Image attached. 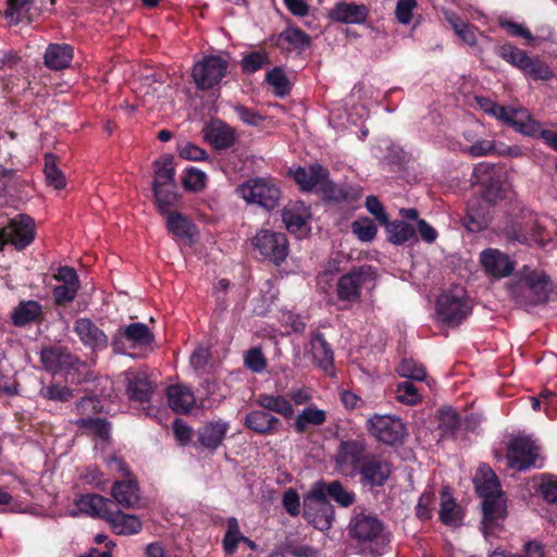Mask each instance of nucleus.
<instances>
[{"label":"nucleus","mask_w":557,"mask_h":557,"mask_svg":"<svg viewBox=\"0 0 557 557\" xmlns=\"http://www.w3.org/2000/svg\"><path fill=\"white\" fill-rule=\"evenodd\" d=\"M166 395L170 408L177 413L189 412L196 403L193 392L183 385H171Z\"/></svg>","instance_id":"33"},{"label":"nucleus","mask_w":557,"mask_h":557,"mask_svg":"<svg viewBox=\"0 0 557 557\" xmlns=\"http://www.w3.org/2000/svg\"><path fill=\"white\" fill-rule=\"evenodd\" d=\"M79 289V285L75 284H60L52 290L53 299L57 306L65 307L71 304Z\"/></svg>","instance_id":"54"},{"label":"nucleus","mask_w":557,"mask_h":557,"mask_svg":"<svg viewBox=\"0 0 557 557\" xmlns=\"http://www.w3.org/2000/svg\"><path fill=\"white\" fill-rule=\"evenodd\" d=\"M473 184L482 188V199L490 205L507 198L508 188L503 180V173L492 163L481 162L472 173Z\"/></svg>","instance_id":"6"},{"label":"nucleus","mask_w":557,"mask_h":557,"mask_svg":"<svg viewBox=\"0 0 557 557\" xmlns=\"http://www.w3.org/2000/svg\"><path fill=\"white\" fill-rule=\"evenodd\" d=\"M39 395L52 401H67L73 397L72 391L60 384L44 385L39 391Z\"/></svg>","instance_id":"53"},{"label":"nucleus","mask_w":557,"mask_h":557,"mask_svg":"<svg viewBox=\"0 0 557 557\" xmlns=\"http://www.w3.org/2000/svg\"><path fill=\"white\" fill-rule=\"evenodd\" d=\"M540 488L543 498L547 503L557 505V478L544 476Z\"/></svg>","instance_id":"64"},{"label":"nucleus","mask_w":557,"mask_h":557,"mask_svg":"<svg viewBox=\"0 0 557 557\" xmlns=\"http://www.w3.org/2000/svg\"><path fill=\"white\" fill-rule=\"evenodd\" d=\"M369 16V9L364 4L355 2H337L329 12L332 21L344 24H362Z\"/></svg>","instance_id":"23"},{"label":"nucleus","mask_w":557,"mask_h":557,"mask_svg":"<svg viewBox=\"0 0 557 557\" xmlns=\"http://www.w3.org/2000/svg\"><path fill=\"white\" fill-rule=\"evenodd\" d=\"M370 455L371 454H367V446L363 441H344L339 444L335 456L336 467L345 475L354 476L359 471V467Z\"/></svg>","instance_id":"13"},{"label":"nucleus","mask_w":557,"mask_h":557,"mask_svg":"<svg viewBox=\"0 0 557 557\" xmlns=\"http://www.w3.org/2000/svg\"><path fill=\"white\" fill-rule=\"evenodd\" d=\"M318 190L322 193L324 197L334 201L350 200L358 197V193L352 187L347 185H336L329 180V176L323 178Z\"/></svg>","instance_id":"42"},{"label":"nucleus","mask_w":557,"mask_h":557,"mask_svg":"<svg viewBox=\"0 0 557 557\" xmlns=\"http://www.w3.org/2000/svg\"><path fill=\"white\" fill-rule=\"evenodd\" d=\"M126 395L129 400L147 403L150 400L154 384L144 371H127L125 373Z\"/></svg>","instance_id":"22"},{"label":"nucleus","mask_w":557,"mask_h":557,"mask_svg":"<svg viewBox=\"0 0 557 557\" xmlns=\"http://www.w3.org/2000/svg\"><path fill=\"white\" fill-rule=\"evenodd\" d=\"M112 502L99 494L83 495L77 502V507L82 512L91 517L108 520L112 509Z\"/></svg>","instance_id":"31"},{"label":"nucleus","mask_w":557,"mask_h":557,"mask_svg":"<svg viewBox=\"0 0 557 557\" xmlns=\"http://www.w3.org/2000/svg\"><path fill=\"white\" fill-rule=\"evenodd\" d=\"M455 34L461 38V40L471 46H476L478 41V29L463 22H455Z\"/></svg>","instance_id":"63"},{"label":"nucleus","mask_w":557,"mask_h":557,"mask_svg":"<svg viewBox=\"0 0 557 557\" xmlns=\"http://www.w3.org/2000/svg\"><path fill=\"white\" fill-rule=\"evenodd\" d=\"M281 420L264 410H252L245 417V425L251 431L268 435L277 432Z\"/></svg>","instance_id":"26"},{"label":"nucleus","mask_w":557,"mask_h":557,"mask_svg":"<svg viewBox=\"0 0 557 557\" xmlns=\"http://www.w3.org/2000/svg\"><path fill=\"white\" fill-rule=\"evenodd\" d=\"M177 150L180 157L186 160L201 161L207 159V152L189 141L181 143Z\"/></svg>","instance_id":"62"},{"label":"nucleus","mask_w":557,"mask_h":557,"mask_svg":"<svg viewBox=\"0 0 557 557\" xmlns=\"http://www.w3.org/2000/svg\"><path fill=\"white\" fill-rule=\"evenodd\" d=\"M44 320L42 306L35 300H22L11 312V321L17 327Z\"/></svg>","instance_id":"25"},{"label":"nucleus","mask_w":557,"mask_h":557,"mask_svg":"<svg viewBox=\"0 0 557 557\" xmlns=\"http://www.w3.org/2000/svg\"><path fill=\"white\" fill-rule=\"evenodd\" d=\"M537 449L534 443L527 437H517L508 446V466L519 471L525 470L535 463Z\"/></svg>","instance_id":"17"},{"label":"nucleus","mask_w":557,"mask_h":557,"mask_svg":"<svg viewBox=\"0 0 557 557\" xmlns=\"http://www.w3.org/2000/svg\"><path fill=\"white\" fill-rule=\"evenodd\" d=\"M472 312V301L469 297L465 296L463 289L455 287V324L462 322Z\"/></svg>","instance_id":"52"},{"label":"nucleus","mask_w":557,"mask_h":557,"mask_svg":"<svg viewBox=\"0 0 557 557\" xmlns=\"http://www.w3.org/2000/svg\"><path fill=\"white\" fill-rule=\"evenodd\" d=\"M76 424L103 441L110 438L111 425L104 419L82 418L76 421Z\"/></svg>","instance_id":"46"},{"label":"nucleus","mask_w":557,"mask_h":557,"mask_svg":"<svg viewBox=\"0 0 557 557\" xmlns=\"http://www.w3.org/2000/svg\"><path fill=\"white\" fill-rule=\"evenodd\" d=\"M329 176V170L321 164H311L307 168L299 166L293 172V177L302 190L319 189L323 178Z\"/></svg>","instance_id":"27"},{"label":"nucleus","mask_w":557,"mask_h":557,"mask_svg":"<svg viewBox=\"0 0 557 557\" xmlns=\"http://www.w3.org/2000/svg\"><path fill=\"white\" fill-rule=\"evenodd\" d=\"M310 218V210L302 202H292L282 210V220L290 233L300 232Z\"/></svg>","instance_id":"30"},{"label":"nucleus","mask_w":557,"mask_h":557,"mask_svg":"<svg viewBox=\"0 0 557 557\" xmlns=\"http://www.w3.org/2000/svg\"><path fill=\"white\" fill-rule=\"evenodd\" d=\"M124 341H127L131 347L147 346L154 341V335L146 324L136 322L116 331L111 344L115 352L125 351Z\"/></svg>","instance_id":"16"},{"label":"nucleus","mask_w":557,"mask_h":557,"mask_svg":"<svg viewBox=\"0 0 557 557\" xmlns=\"http://www.w3.org/2000/svg\"><path fill=\"white\" fill-rule=\"evenodd\" d=\"M310 346L313 360L318 367L326 372L331 370L334 359L333 350L325 338L321 334H315L310 341Z\"/></svg>","instance_id":"38"},{"label":"nucleus","mask_w":557,"mask_h":557,"mask_svg":"<svg viewBox=\"0 0 557 557\" xmlns=\"http://www.w3.org/2000/svg\"><path fill=\"white\" fill-rule=\"evenodd\" d=\"M256 404L263 409L274 411L285 418H290L294 414L292 404L284 396L260 394L256 399Z\"/></svg>","instance_id":"40"},{"label":"nucleus","mask_w":557,"mask_h":557,"mask_svg":"<svg viewBox=\"0 0 557 557\" xmlns=\"http://www.w3.org/2000/svg\"><path fill=\"white\" fill-rule=\"evenodd\" d=\"M392 473L391 463L380 455L371 454L359 467L357 474L360 475V483L363 486H383Z\"/></svg>","instance_id":"15"},{"label":"nucleus","mask_w":557,"mask_h":557,"mask_svg":"<svg viewBox=\"0 0 557 557\" xmlns=\"http://www.w3.org/2000/svg\"><path fill=\"white\" fill-rule=\"evenodd\" d=\"M368 432L386 445L401 444L407 430L401 419L392 414H373L367 420Z\"/></svg>","instance_id":"9"},{"label":"nucleus","mask_w":557,"mask_h":557,"mask_svg":"<svg viewBox=\"0 0 557 557\" xmlns=\"http://www.w3.org/2000/svg\"><path fill=\"white\" fill-rule=\"evenodd\" d=\"M206 181H207V175L205 172L197 170L195 168H190L187 170V172L183 178V186L187 190L197 193L205 188Z\"/></svg>","instance_id":"58"},{"label":"nucleus","mask_w":557,"mask_h":557,"mask_svg":"<svg viewBox=\"0 0 557 557\" xmlns=\"http://www.w3.org/2000/svg\"><path fill=\"white\" fill-rule=\"evenodd\" d=\"M74 332L85 346L94 349L107 347V335L90 319H77L74 323Z\"/></svg>","instance_id":"24"},{"label":"nucleus","mask_w":557,"mask_h":557,"mask_svg":"<svg viewBox=\"0 0 557 557\" xmlns=\"http://www.w3.org/2000/svg\"><path fill=\"white\" fill-rule=\"evenodd\" d=\"M111 495L116 505L129 509L135 508L139 503V487L136 481H116L112 485Z\"/></svg>","instance_id":"28"},{"label":"nucleus","mask_w":557,"mask_h":557,"mask_svg":"<svg viewBox=\"0 0 557 557\" xmlns=\"http://www.w3.org/2000/svg\"><path fill=\"white\" fill-rule=\"evenodd\" d=\"M267 81L270 85L274 87L275 94L278 96L286 95L290 89L289 82L286 75L280 69H274L270 71L267 74Z\"/></svg>","instance_id":"60"},{"label":"nucleus","mask_w":557,"mask_h":557,"mask_svg":"<svg viewBox=\"0 0 557 557\" xmlns=\"http://www.w3.org/2000/svg\"><path fill=\"white\" fill-rule=\"evenodd\" d=\"M44 172L48 185L53 186L55 189H63L66 185L65 177L61 170L58 169L55 157L51 153L45 156Z\"/></svg>","instance_id":"47"},{"label":"nucleus","mask_w":557,"mask_h":557,"mask_svg":"<svg viewBox=\"0 0 557 557\" xmlns=\"http://www.w3.org/2000/svg\"><path fill=\"white\" fill-rule=\"evenodd\" d=\"M498 146L494 140H478L473 145L463 148L462 150L472 157H483L492 153L497 154Z\"/></svg>","instance_id":"61"},{"label":"nucleus","mask_w":557,"mask_h":557,"mask_svg":"<svg viewBox=\"0 0 557 557\" xmlns=\"http://www.w3.org/2000/svg\"><path fill=\"white\" fill-rule=\"evenodd\" d=\"M396 398L398 401L409 406H414L422 399L418 388L409 381L400 382L397 385Z\"/></svg>","instance_id":"51"},{"label":"nucleus","mask_w":557,"mask_h":557,"mask_svg":"<svg viewBox=\"0 0 557 557\" xmlns=\"http://www.w3.org/2000/svg\"><path fill=\"white\" fill-rule=\"evenodd\" d=\"M305 518L319 530L331 528L333 507L326 499L324 486H315L304 500Z\"/></svg>","instance_id":"10"},{"label":"nucleus","mask_w":557,"mask_h":557,"mask_svg":"<svg viewBox=\"0 0 557 557\" xmlns=\"http://www.w3.org/2000/svg\"><path fill=\"white\" fill-rule=\"evenodd\" d=\"M485 272L496 278L509 276L515 270V261L498 249L487 248L480 255Z\"/></svg>","instance_id":"19"},{"label":"nucleus","mask_w":557,"mask_h":557,"mask_svg":"<svg viewBox=\"0 0 557 557\" xmlns=\"http://www.w3.org/2000/svg\"><path fill=\"white\" fill-rule=\"evenodd\" d=\"M243 534L236 518L227 519V530L223 539V548L226 554L232 555L236 552L238 543L243 540Z\"/></svg>","instance_id":"49"},{"label":"nucleus","mask_w":557,"mask_h":557,"mask_svg":"<svg viewBox=\"0 0 557 557\" xmlns=\"http://www.w3.org/2000/svg\"><path fill=\"white\" fill-rule=\"evenodd\" d=\"M281 39L290 44L297 49H305L310 46V37L298 27H289L280 35Z\"/></svg>","instance_id":"56"},{"label":"nucleus","mask_w":557,"mask_h":557,"mask_svg":"<svg viewBox=\"0 0 557 557\" xmlns=\"http://www.w3.org/2000/svg\"><path fill=\"white\" fill-rule=\"evenodd\" d=\"M436 321L448 335L453 324V295L442 294L436 300Z\"/></svg>","instance_id":"44"},{"label":"nucleus","mask_w":557,"mask_h":557,"mask_svg":"<svg viewBox=\"0 0 557 557\" xmlns=\"http://www.w3.org/2000/svg\"><path fill=\"white\" fill-rule=\"evenodd\" d=\"M352 233L362 242H371L377 232L375 224L369 220H357L351 224Z\"/></svg>","instance_id":"59"},{"label":"nucleus","mask_w":557,"mask_h":557,"mask_svg":"<svg viewBox=\"0 0 557 557\" xmlns=\"http://www.w3.org/2000/svg\"><path fill=\"white\" fill-rule=\"evenodd\" d=\"M165 216L166 226L173 235L182 239H191L196 234L195 224L182 213L173 211Z\"/></svg>","instance_id":"39"},{"label":"nucleus","mask_w":557,"mask_h":557,"mask_svg":"<svg viewBox=\"0 0 557 557\" xmlns=\"http://www.w3.org/2000/svg\"><path fill=\"white\" fill-rule=\"evenodd\" d=\"M35 0H9L8 9L5 10V17L9 23L16 25L22 22L30 23L34 18Z\"/></svg>","instance_id":"36"},{"label":"nucleus","mask_w":557,"mask_h":557,"mask_svg":"<svg viewBox=\"0 0 557 557\" xmlns=\"http://www.w3.org/2000/svg\"><path fill=\"white\" fill-rule=\"evenodd\" d=\"M348 532L362 553L370 557H380L391 542V533L384 523L373 513L355 511L348 524Z\"/></svg>","instance_id":"1"},{"label":"nucleus","mask_w":557,"mask_h":557,"mask_svg":"<svg viewBox=\"0 0 557 557\" xmlns=\"http://www.w3.org/2000/svg\"><path fill=\"white\" fill-rule=\"evenodd\" d=\"M113 531L120 535H132L138 533L141 528V521L135 515L124 513L122 511H111L107 520Z\"/></svg>","instance_id":"34"},{"label":"nucleus","mask_w":557,"mask_h":557,"mask_svg":"<svg viewBox=\"0 0 557 557\" xmlns=\"http://www.w3.org/2000/svg\"><path fill=\"white\" fill-rule=\"evenodd\" d=\"M44 368L50 372L76 369L81 363L78 358L64 347H46L40 352Z\"/></svg>","instance_id":"21"},{"label":"nucleus","mask_w":557,"mask_h":557,"mask_svg":"<svg viewBox=\"0 0 557 557\" xmlns=\"http://www.w3.org/2000/svg\"><path fill=\"white\" fill-rule=\"evenodd\" d=\"M177 188L162 187L152 189L158 209L162 215L171 213V208L176 207L180 202Z\"/></svg>","instance_id":"45"},{"label":"nucleus","mask_w":557,"mask_h":557,"mask_svg":"<svg viewBox=\"0 0 557 557\" xmlns=\"http://www.w3.org/2000/svg\"><path fill=\"white\" fill-rule=\"evenodd\" d=\"M269 64V58L265 52L255 51L242 60V69L245 73L251 74Z\"/></svg>","instance_id":"57"},{"label":"nucleus","mask_w":557,"mask_h":557,"mask_svg":"<svg viewBox=\"0 0 557 557\" xmlns=\"http://www.w3.org/2000/svg\"><path fill=\"white\" fill-rule=\"evenodd\" d=\"M387 238L394 245H404L409 242H417L416 230L412 225L406 223L401 220H396L393 222L387 221L384 224Z\"/></svg>","instance_id":"37"},{"label":"nucleus","mask_w":557,"mask_h":557,"mask_svg":"<svg viewBox=\"0 0 557 557\" xmlns=\"http://www.w3.org/2000/svg\"><path fill=\"white\" fill-rule=\"evenodd\" d=\"M475 102L483 112L494 116L522 135H533L537 129L536 120L523 109H507L483 96H476Z\"/></svg>","instance_id":"3"},{"label":"nucleus","mask_w":557,"mask_h":557,"mask_svg":"<svg viewBox=\"0 0 557 557\" xmlns=\"http://www.w3.org/2000/svg\"><path fill=\"white\" fill-rule=\"evenodd\" d=\"M325 494L333 498L341 506L348 507L355 503V493L345 488L338 481L330 483L324 487Z\"/></svg>","instance_id":"50"},{"label":"nucleus","mask_w":557,"mask_h":557,"mask_svg":"<svg viewBox=\"0 0 557 557\" xmlns=\"http://www.w3.org/2000/svg\"><path fill=\"white\" fill-rule=\"evenodd\" d=\"M502 234L509 242L530 246V236L525 233L524 224L510 221L504 226Z\"/></svg>","instance_id":"55"},{"label":"nucleus","mask_w":557,"mask_h":557,"mask_svg":"<svg viewBox=\"0 0 557 557\" xmlns=\"http://www.w3.org/2000/svg\"><path fill=\"white\" fill-rule=\"evenodd\" d=\"M203 138L214 149L224 150L231 148L236 139L235 129L221 120H212L202 128Z\"/></svg>","instance_id":"20"},{"label":"nucleus","mask_w":557,"mask_h":557,"mask_svg":"<svg viewBox=\"0 0 557 557\" xmlns=\"http://www.w3.org/2000/svg\"><path fill=\"white\" fill-rule=\"evenodd\" d=\"M475 490L482 498L484 530L504 520L507 515L506 499L495 472L490 467H480L473 479Z\"/></svg>","instance_id":"2"},{"label":"nucleus","mask_w":557,"mask_h":557,"mask_svg":"<svg viewBox=\"0 0 557 557\" xmlns=\"http://www.w3.org/2000/svg\"><path fill=\"white\" fill-rule=\"evenodd\" d=\"M525 233L530 236V245L532 243L545 247L552 242V235L547 231L545 222L539 216H532L524 222Z\"/></svg>","instance_id":"43"},{"label":"nucleus","mask_w":557,"mask_h":557,"mask_svg":"<svg viewBox=\"0 0 557 557\" xmlns=\"http://www.w3.org/2000/svg\"><path fill=\"white\" fill-rule=\"evenodd\" d=\"M35 238L34 220L26 214H18L0 223V248L11 244L17 250L29 246Z\"/></svg>","instance_id":"8"},{"label":"nucleus","mask_w":557,"mask_h":557,"mask_svg":"<svg viewBox=\"0 0 557 557\" xmlns=\"http://www.w3.org/2000/svg\"><path fill=\"white\" fill-rule=\"evenodd\" d=\"M227 67V61L221 57H205L193 67L194 82L199 89H211L216 86L226 75Z\"/></svg>","instance_id":"11"},{"label":"nucleus","mask_w":557,"mask_h":557,"mask_svg":"<svg viewBox=\"0 0 557 557\" xmlns=\"http://www.w3.org/2000/svg\"><path fill=\"white\" fill-rule=\"evenodd\" d=\"M73 48L70 45L51 44L45 53V64L51 70H63L71 64Z\"/></svg>","instance_id":"35"},{"label":"nucleus","mask_w":557,"mask_h":557,"mask_svg":"<svg viewBox=\"0 0 557 557\" xmlns=\"http://www.w3.org/2000/svg\"><path fill=\"white\" fill-rule=\"evenodd\" d=\"M492 215V205L480 197H474L468 202L463 225L469 232H481L488 226Z\"/></svg>","instance_id":"18"},{"label":"nucleus","mask_w":557,"mask_h":557,"mask_svg":"<svg viewBox=\"0 0 557 557\" xmlns=\"http://www.w3.org/2000/svg\"><path fill=\"white\" fill-rule=\"evenodd\" d=\"M169 187L177 188L175 181L174 159L171 156H165L154 162V178L152 189Z\"/></svg>","instance_id":"32"},{"label":"nucleus","mask_w":557,"mask_h":557,"mask_svg":"<svg viewBox=\"0 0 557 557\" xmlns=\"http://www.w3.org/2000/svg\"><path fill=\"white\" fill-rule=\"evenodd\" d=\"M375 280L376 274L372 267L352 268L338 278L336 284L337 298L341 301L356 302L361 297V290L368 286H373Z\"/></svg>","instance_id":"7"},{"label":"nucleus","mask_w":557,"mask_h":557,"mask_svg":"<svg viewBox=\"0 0 557 557\" xmlns=\"http://www.w3.org/2000/svg\"><path fill=\"white\" fill-rule=\"evenodd\" d=\"M396 371L400 376L412 381L421 382L426 377V370L423 364L413 359H403Z\"/></svg>","instance_id":"48"},{"label":"nucleus","mask_w":557,"mask_h":557,"mask_svg":"<svg viewBox=\"0 0 557 557\" xmlns=\"http://www.w3.org/2000/svg\"><path fill=\"white\" fill-rule=\"evenodd\" d=\"M238 195L247 202L273 210L281 200V189L272 178H252L237 188Z\"/></svg>","instance_id":"5"},{"label":"nucleus","mask_w":557,"mask_h":557,"mask_svg":"<svg viewBox=\"0 0 557 557\" xmlns=\"http://www.w3.org/2000/svg\"><path fill=\"white\" fill-rule=\"evenodd\" d=\"M498 55L533 81H549L554 77V72L546 62L540 58L529 57L527 51L513 45L505 44L500 46Z\"/></svg>","instance_id":"4"},{"label":"nucleus","mask_w":557,"mask_h":557,"mask_svg":"<svg viewBox=\"0 0 557 557\" xmlns=\"http://www.w3.org/2000/svg\"><path fill=\"white\" fill-rule=\"evenodd\" d=\"M326 421V412L315 407L305 408L296 418L294 429L297 433L302 434L309 425L320 426Z\"/></svg>","instance_id":"41"},{"label":"nucleus","mask_w":557,"mask_h":557,"mask_svg":"<svg viewBox=\"0 0 557 557\" xmlns=\"http://www.w3.org/2000/svg\"><path fill=\"white\" fill-rule=\"evenodd\" d=\"M548 283L549 277L544 273L530 272L524 275L519 285V302L525 306H536L546 302L549 294Z\"/></svg>","instance_id":"14"},{"label":"nucleus","mask_w":557,"mask_h":557,"mask_svg":"<svg viewBox=\"0 0 557 557\" xmlns=\"http://www.w3.org/2000/svg\"><path fill=\"white\" fill-rule=\"evenodd\" d=\"M253 248L263 257L276 264L285 260L288 252V242L285 234L270 230H261L252 238Z\"/></svg>","instance_id":"12"},{"label":"nucleus","mask_w":557,"mask_h":557,"mask_svg":"<svg viewBox=\"0 0 557 557\" xmlns=\"http://www.w3.org/2000/svg\"><path fill=\"white\" fill-rule=\"evenodd\" d=\"M228 424L223 421H210L198 430L199 443L210 451H214L224 441Z\"/></svg>","instance_id":"29"}]
</instances>
